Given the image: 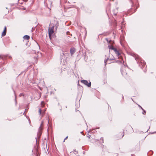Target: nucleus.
Returning <instances> with one entry per match:
<instances>
[{
    "mask_svg": "<svg viewBox=\"0 0 156 156\" xmlns=\"http://www.w3.org/2000/svg\"><path fill=\"white\" fill-rule=\"evenodd\" d=\"M57 26L55 25V26H52L51 24L50 25V27L48 29V34L49 38L51 39V37L55 31L56 30Z\"/></svg>",
    "mask_w": 156,
    "mask_h": 156,
    "instance_id": "obj_1",
    "label": "nucleus"
},
{
    "mask_svg": "<svg viewBox=\"0 0 156 156\" xmlns=\"http://www.w3.org/2000/svg\"><path fill=\"white\" fill-rule=\"evenodd\" d=\"M81 82L83 83L84 84L86 85L88 87H90L91 86V83L90 82H89L88 83L87 81L85 80H83L81 81Z\"/></svg>",
    "mask_w": 156,
    "mask_h": 156,
    "instance_id": "obj_2",
    "label": "nucleus"
},
{
    "mask_svg": "<svg viewBox=\"0 0 156 156\" xmlns=\"http://www.w3.org/2000/svg\"><path fill=\"white\" fill-rule=\"evenodd\" d=\"M45 110H46L44 109H41L39 108V112L40 115L42 116H43L44 114V112H45Z\"/></svg>",
    "mask_w": 156,
    "mask_h": 156,
    "instance_id": "obj_3",
    "label": "nucleus"
},
{
    "mask_svg": "<svg viewBox=\"0 0 156 156\" xmlns=\"http://www.w3.org/2000/svg\"><path fill=\"white\" fill-rule=\"evenodd\" d=\"M6 33V27H4V30L3 32L2 33V36L3 37L5 36Z\"/></svg>",
    "mask_w": 156,
    "mask_h": 156,
    "instance_id": "obj_4",
    "label": "nucleus"
},
{
    "mask_svg": "<svg viewBox=\"0 0 156 156\" xmlns=\"http://www.w3.org/2000/svg\"><path fill=\"white\" fill-rule=\"evenodd\" d=\"M115 52V53L117 55L119 56H120V52L119 51H118L116 48L114 49V51Z\"/></svg>",
    "mask_w": 156,
    "mask_h": 156,
    "instance_id": "obj_5",
    "label": "nucleus"
},
{
    "mask_svg": "<svg viewBox=\"0 0 156 156\" xmlns=\"http://www.w3.org/2000/svg\"><path fill=\"white\" fill-rule=\"evenodd\" d=\"M75 51V49L74 48H72L70 49V53L71 55H72Z\"/></svg>",
    "mask_w": 156,
    "mask_h": 156,
    "instance_id": "obj_6",
    "label": "nucleus"
},
{
    "mask_svg": "<svg viewBox=\"0 0 156 156\" xmlns=\"http://www.w3.org/2000/svg\"><path fill=\"white\" fill-rule=\"evenodd\" d=\"M23 38L25 40H28L30 39V36L27 35H25L24 36Z\"/></svg>",
    "mask_w": 156,
    "mask_h": 156,
    "instance_id": "obj_7",
    "label": "nucleus"
},
{
    "mask_svg": "<svg viewBox=\"0 0 156 156\" xmlns=\"http://www.w3.org/2000/svg\"><path fill=\"white\" fill-rule=\"evenodd\" d=\"M108 47H109V49L113 50V51L114 50V49H115V48H114L112 46H109Z\"/></svg>",
    "mask_w": 156,
    "mask_h": 156,
    "instance_id": "obj_8",
    "label": "nucleus"
},
{
    "mask_svg": "<svg viewBox=\"0 0 156 156\" xmlns=\"http://www.w3.org/2000/svg\"><path fill=\"white\" fill-rule=\"evenodd\" d=\"M52 2L51 1H49L48 3H47L48 6V5H52Z\"/></svg>",
    "mask_w": 156,
    "mask_h": 156,
    "instance_id": "obj_9",
    "label": "nucleus"
},
{
    "mask_svg": "<svg viewBox=\"0 0 156 156\" xmlns=\"http://www.w3.org/2000/svg\"><path fill=\"white\" fill-rule=\"evenodd\" d=\"M122 73L123 75H125L127 74L126 73H124L123 72H122Z\"/></svg>",
    "mask_w": 156,
    "mask_h": 156,
    "instance_id": "obj_10",
    "label": "nucleus"
},
{
    "mask_svg": "<svg viewBox=\"0 0 156 156\" xmlns=\"http://www.w3.org/2000/svg\"><path fill=\"white\" fill-rule=\"evenodd\" d=\"M146 113V111H144L143 112V114L144 115Z\"/></svg>",
    "mask_w": 156,
    "mask_h": 156,
    "instance_id": "obj_11",
    "label": "nucleus"
},
{
    "mask_svg": "<svg viewBox=\"0 0 156 156\" xmlns=\"http://www.w3.org/2000/svg\"><path fill=\"white\" fill-rule=\"evenodd\" d=\"M68 136H67V137H66L65 138L64 142V141H65V140H66L67 139V138H68Z\"/></svg>",
    "mask_w": 156,
    "mask_h": 156,
    "instance_id": "obj_12",
    "label": "nucleus"
},
{
    "mask_svg": "<svg viewBox=\"0 0 156 156\" xmlns=\"http://www.w3.org/2000/svg\"><path fill=\"white\" fill-rule=\"evenodd\" d=\"M43 103H44L43 102H41V105H43Z\"/></svg>",
    "mask_w": 156,
    "mask_h": 156,
    "instance_id": "obj_13",
    "label": "nucleus"
},
{
    "mask_svg": "<svg viewBox=\"0 0 156 156\" xmlns=\"http://www.w3.org/2000/svg\"><path fill=\"white\" fill-rule=\"evenodd\" d=\"M106 62H107V61H105V64H106Z\"/></svg>",
    "mask_w": 156,
    "mask_h": 156,
    "instance_id": "obj_14",
    "label": "nucleus"
},
{
    "mask_svg": "<svg viewBox=\"0 0 156 156\" xmlns=\"http://www.w3.org/2000/svg\"><path fill=\"white\" fill-rule=\"evenodd\" d=\"M141 109L143 110H144L141 107Z\"/></svg>",
    "mask_w": 156,
    "mask_h": 156,
    "instance_id": "obj_15",
    "label": "nucleus"
}]
</instances>
